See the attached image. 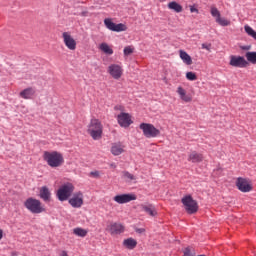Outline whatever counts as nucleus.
I'll return each instance as SVG.
<instances>
[{
    "instance_id": "1",
    "label": "nucleus",
    "mask_w": 256,
    "mask_h": 256,
    "mask_svg": "<svg viewBox=\"0 0 256 256\" xmlns=\"http://www.w3.org/2000/svg\"><path fill=\"white\" fill-rule=\"evenodd\" d=\"M42 158L51 168H59L65 162L63 154L58 151H44Z\"/></svg>"
},
{
    "instance_id": "2",
    "label": "nucleus",
    "mask_w": 256,
    "mask_h": 256,
    "mask_svg": "<svg viewBox=\"0 0 256 256\" xmlns=\"http://www.w3.org/2000/svg\"><path fill=\"white\" fill-rule=\"evenodd\" d=\"M88 134L94 141L101 140L103 137V124L97 118L90 119V124H88Z\"/></svg>"
},
{
    "instance_id": "3",
    "label": "nucleus",
    "mask_w": 256,
    "mask_h": 256,
    "mask_svg": "<svg viewBox=\"0 0 256 256\" xmlns=\"http://www.w3.org/2000/svg\"><path fill=\"white\" fill-rule=\"evenodd\" d=\"M24 206L32 214H42L46 212V208L44 207L43 203L34 197L27 198L24 202Z\"/></svg>"
},
{
    "instance_id": "4",
    "label": "nucleus",
    "mask_w": 256,
    "mask_h": 256,
    "mask_svg": "<svg viewBox=\"0 0 256 256\" xmlns=\"http://www.w3.org/2000/svg\"><path fill=\"white\" fill-rule=\"evenodd\" d=\"M75 191V186L71 182H66L58 188V192H56V197L60 202H64L69 200L72 196L73 192Z\"/></svg>"
},
{
    "instance_id": "5",
    "label": "nucleus",
    "mask_w": 256,
    "mask_h": 256,
    "mask_svg": "<svg viewBox=\"0 0 256 256\" xmlns=\"http://www.w3.org/2000/svg\"><path fill=\"white\" fill-rule=\"evenodd\" d=\"M139 129L146 138H157L161 135V131L151 123H140Z\"/></svg>"
},
{
    "instance_id": "6",
    "label": "nucleus",
    "mask_w": 256,
    "mask_h": 256,
    "mask_svg": "<svg viewBox=\"0 0 256 256\" xmlns=\"http://www.w3.org/2000/svg\"><path fill=\"white\" fill-rule=\"evenodd\" d=\"M210 14L215 19V22L221 27H229L231 25V21L225 17L221 16V12L216 6L210 7Z\"/></svg>"
},
{
    "instance_id": "7",
    "label": "nucleus",
    "mask_w": 256,
    "mask_h": 256,
    "mask_svg": "<svg viewBox=\"0 0 256 256\" xmlns=\"http://www.w3.org/2000/svg\"><path fill=\"white\" fill-rule=\"evenodd\" d=\"M181 202L188 214H195L198 211V203L191 195L183 197Z\"/></svg>"
},
{
    "instance_id": "8",
    "label": "nucleus",
    "mask_w": 256,
    "mask_h": 256,
    "mask_svg": "<svg viewBox=\"0 0 256 256\" xmlns=\"http://www.w3.org/2000/svg\"><path fill=\"white\" fill-rule=\"evenodd\" d=\"M68 204L72 206V208L79 209L84 204V194L82 191L74 192L72 194V197L68 199Z\"/></svg>"
},
{
    "instance_id": "9",
    "label": "nucleus",
    "mask_w": 256,
    "mask_h": 256,
    "mask_svg": "<svg viewBox=\"0 0 256 256\" xmlns=\"http://www.w3.org/2000/svg\"><path fill=\"white\" fill-rule=\"evenodd\" d=\"M125 226L120 222H110L108 225H106V232L110 233V235H120L124 233Z\"/></svg>"
},
{
    "instance_id": "10",
    "label": "nucleus",
    "mask_w": 256,
    "mask_h": 256,
    "mask_svg": "<svg viewBox=\"0 0 256 256\" xmlns=\"http://www.w3.org/2000/svg\"><path fill=\"white\" fill-rule=\"evenodd\" d=\"M104 25H106V28L112 32L120 33L127 31V26L123 23H114L112 19L106 18L104 19Z\"/></svg>"
},
{
    "instance_id": "11",
    "label": "nucleus",
    "mask_w": 256,
    "mask_h": 256,
    "mask_svg": "<svg viewBox=\"0 0 256 256\" xmlns=\"http://www.w3.org/2000/svg\"><path fill=\"white\" fill-rule=\"evenodd\" d=\"M62 40L64 41V46L70 51H75L77 49V41L71 35V32L66 31L62 33Z\"/></svg>"
},
{
    "instance_id": "12",
    "label": "nucleus",
    "mask_w": 256,
    "mask_h": 256,
    "mask_svg": "<svg viewBox=\"0 0 256 256\" xmlns=\"http://www.w3.org/2000/svg\"><path fill=\"white\" fill-rule=\"evenodd\" d=\"M229 65L234 68H247L249 62L243 56L231 55Z\"/></svg>"
},
{
    "instance_id": "13",
    "label": "nucleus",
    "mask_w": 256,
    "mask_h": 256,
    "mask_svg": "<svg viewBox=\"0 0 256 256\" xmlns=\"http://www.w3.org/2000/svg\"><path fill=\"white\" fill-rule=\"evenodd\" d=\"M135 200H137V196L134 193H123L114 196V202L118 204H127Z\"/></svg>"
},
{
    "instance_id": "14",
    "label": "nucleus",
    "mask_w": 256,
    "mask_h": 256,
    "mask_svg": "<svg viewBox=\"0 0 256 256\" xmlns=\"http://www.w3.org/2000/svg\"><path fill=\"white\" fill-rule=\"evenodd\" d=\"M118 125L122 128H129L133 124L132 116L129 113L121 112L117 116Z\"/></svg>"
},
{
    "instance_id": "15",
    "label": "nucleus",
    "mask_w": 256,
    "mask_h": 256,
    "mask_svg": "<svg viewBox=\"0 0 256 256\" xmlns=\"http://www.w3.org/2000/svg\"><path fill=\"white\" fill-rule=\"evenodd\" d=\"M108 74H110L114 80H120L123 76V68L119 64H110V66H108Z\"/></svg>"
},
{
    "instance_id": "16",
    "label": "nucleus",
    "mask_w": 256,
    "mask_h": 256,
    "mask_svg": "<svg viewBox=\"0 0 256 256\" xmlns=\"http://www.w3.org/2000/svg\"><path fill=\"white\" fill-rule=\"evenodd\" d=\"M236 187L243 193L252 191V185L248 182L247 179L242 177L237 178Z\"/></svg>"
},
{
    "instance_id": "17",
    "label": "nucleus",
    "mask_w": 256,
    "mask_h": 256,
    "mask_svg": "<svg viewBox=\"0 0 256 256\" xmlns=\"http://www.w3.org/2000/svg\"><path fill=\"white\" fill-rule=\"evenodd\" d=\"M110 153L114 156H120L125 153V145L121 142H114L110 147Z\"/></svg>"
},
{
    "instance_id": "18",
    "label": "nucleus",
    "mask_w": 256,
    "mask_h": 256,
    "mask_svg": "<svg viewBox=\"0 0 256 256\" xmlns=\"http://www.w3.org/2000/svg\"><path fill=\"white\" fill-rule=\"evenodd\" d=\"M140 211L145 212L150 217H156L158 212L153 204H140Z\"/></svg>"
},
{
    "instance_id": "19",
    "label": "nucleus",
    "mask_w": 256,
    "mask_h": 256,
    "mask_svg": "<svg viewBox=\"0 0 256 256\" xmlns=\"http://www.w3.org/2000/svg\"><path fill=\"white\" fill-rule=\"evenodd\" d=\"M176 93L178 94L181 101L184 103H190L193 100V97L190 94H187L186 89H184L182 86H178Z\"/></svg>"
},
{
    "instance_id": "20",
    "label": "nucleus",
    "mask_w": 256,
    "mask_h": 256,
    "mask_svg": "<svg viewBox=\"0 0 256 256\" xmlns=\"http://www.w3.org/2000/svg\"><path fill=\"white\" fill-rule=\"evenodd\" d=\"M187 160L188 162H191V163H201L204 160V156L202 153H198L197 151H192L188 154Z\"/></svg>"
},
{
    "instance_id": "21",
    "label": "nucleus",
    "mask_w": 256,
    "mask_h": 256,
    "mask_svg": "<svg viewBox=\"0 0 256 256\" xmlns=\"http://www.w3.org/2000/svg\"><path fill=\"white\" fill-rule=\"evenodd\" d=\"M179 57L185 65L191 66L193 64L192 57L186 51L179 50Z\"/></svg>"
},
{
    "instance_id": "22",
    "label": "nucleus",
    "mask_w": 256,
    "mask_h": 256,
    "mask_svg": "<svg viewBox=\"0 0 256 256\" xmlns=\"http://www.w3.org/2000/svg\"><path fill=\"white\" fill-rule=\"evenodd\" d=\"M36 91L33 87H28L20 92V97L25 100H30L35 95Z\"/></svg>"
},
{
    "instance_id": "23",
    "label": "nucleus",
    "mask_w": 256,
    "mask_h": 256,
    "mask_svg": "<svg viewBox=\"0 0 256 256\" xmlns=\"http://www.w3.org/2000/svg\"><path fill=\"white\" fill-rule=\"evenodd\" d=\"M40 199L44 200V202H50L51 192L47 186L40 187Z\"/></svg>"
},
{
    "instance_id": "24",
    "label": "nucleus",
    "mask_w": 256,
    "mask_h": 256,
    "mask_svg": "<svg viewBox=\"0 0 256 256\" xmlns=\"http://www.w3.org/2000/svg\"><path fill=\"white\" fill-rule=\"evenodd\" d=\"M122 245L128 250H133L137 247V240H134V238H126L123 240Z\"/></svg>"
},
{
    "instance_id": "25",
    "label": "nucleus",
    "mask_w": 256,
    "mask_h": 256,
    "mask_svg": "<svg viewBox=\"0 0 256 256\" xmlns=\"http://www.w3.org/2000/svg\"><path fill=\"white\" fill-rule=\"evenodd\" d=\"M169 10L174 11L175 13H182L183 7L176 1H171L167 4Z\"/></svg>"
},
{
    "instance_id": "26",
    "label": "nucleus",
    "mask_w": 256,
    "mask_h": 256,
    "mask_svg": "<svg viewBox=\"0 0 256 256\" xmlns=\"http://www.w3.org/2000/svg\"><path fill=\"white\" fill-rule=\"evenodd\" d=\"M246 62L256 65V51H248L245 53Z\"/></svg>"
},
{
    "instance_id": "27",
    "label": "nucleus",
    "mask_w": 256,
    "mask_h": 256,
    "mask_svg": "<svg viewBox=\"0 0 256 256\" xmlns=\"http://www.w3.org/2000/svg\"><path fill=\"white\" fill-rule=\"evenodd\" d=\"M72 233L80 238H85L88 235V230L82 227H76L72 230Z\"/></svg>"
},
{
    "instance_id": "28",
    "label": "nucleus",
    "mask_w": 256,
    "mask_h": 256,
    "mask_svg": "<svg viewBox=\"0 0 256 256\" xmlns=\"http://www.w3.org/2000/svg\"><path fill=\"white\" fill-rule=\"evenodd\" d=\"M100 51L104 52V54H106V55L114 54L113 49L109 46V44H107L105 42L100 45Z\"/></svg>"
},
{
    "instance_id": "29",
    "label": "nucleus",
    "mask_w": 256,
    "mask_h": 256,
    "mask_svg": "<svg viewBox=\"0 0 256 256\" xmlns=\"http://www.w3.org/2000/svg\"><path fill=\"white\" fill-rule=\"evenodd\" d=\"M122 178L128 182L131 183L132 181L136 180L135 175H133L132 173H130L129 171H123L122 172Z\"/></svg>"
},
{
    "instance_id": "30",
    "label": "nucleus",
    "mask_w": 256,
    "mask_h": 256,
    "mask_svg": "<svg viewBox=\"0 0 256 256\" xmlns=\"http://www.w3.org/2000/svg\"><path fill=\"white\" fill-rule=\"evenodd\" d=\"M244 31H245V33H246L248 36H250V37H252L254 40H256V31H255L251 26L245 25V26H244Z\"/></svg>"
},
{
    "instance_id": "31",
    "label": "nucleus",
    "mask_w": 256,
    "mask_h": 256,
    "mask_svg": "<svg viewBox=\"0 0 256 256\" xmlns=\"http://www.w3.org/2000/svg\"><path fill=\"white\" fill-rule=\"evenodd\" d=\"M244 31H245V33H246L248 36H250V37H252L254 40H256V31H255L251 26L245 25V26H244Z\"/></svg>"
},
{
    "instance_id": "32",
    "label": "nucleus",
    "mask_w": 256,
    "mask_h": 256,
    "mask_svg": "<svg viewBox=\"0 0 256 256\" xmlns=\"http://www.w3.org/2000/svg\"><path fill=\"white\" fill-rule=\"evenodd\" d=\"M185 77L188 81H191V82L196 81L198 79L197 74L192 71L186 72Z\"/></svg>"
},
{
    "instance_id": "33",
    "label": "nucleus",
    "mask_w": 256,
    "mask_h": 256,
    "mask_svg": "<svg viewBox=\"0 0 256 256\" xmlns=\"http://www.w3.org/2000/svg\"><path fill=\"white\" fill-rule=\"evenodd\" d=\"M135 48L133 46H126L123 49L124 56H130L134 53Z\"/></svg>"
},
{
    "instance_id": "34",
    "label": "nucleus",
    "mask_w": 256,
    "mask_h": 256,
    "mask_svg": "<svg viewBox=\"0 0 256 256\" xmlns=\"http://www.w3.org/2000/svg\"><path fill=\"white\" fill-rule=\"evenodd\" d=\"M183 256H195V252L191 248H184Z\"/></svg>"
},
{
    "instance_id": "35",
    "label": "nucleus",
    "mask_w": 256,
    "mask_h": 256,
    "mask_svg": "<svg viewBox=\"0 0 256 256\" xmlns=\"http://www.w3.org/2000/svg\"><path fill=\"white\" fill-rule=\"evenodd\" d=\"M201 48H202L203 50H206V51H208V52H211L212 44L202 43V44H201Z\"/></svg>"
},
{
    "instance_id": "36",
    "label": "nucleus",
    "mask_w": 256,
    "mask_h": 256,
    "mask_svg": "<svg viewBox=\"0 0 256 256\" xmlns=\"http://www.w3.org/2000/svg\"><path fill=\"white\" fill-rule=\"evenodd\" d=\"M90 176H92L94 178H99L100 173H99V171H92V172H90Z\"/></svg>"
},
{
    "instance_id": "37",
    "label": "nucleus",
    "mask_w": 256,
    "mask_h": 256,
    "mask_svg": "<svg viewBox=\"0 0 256 256\" xmlns=\"http://www.w3.org/2000/svg\"><path fill=\"white\" fill-rule=\"evenodd\" d=\"M146 229L145 228H135V232L138 234H143L145 233Z\"/></svg>"
},
{
    "instance_id": "38",
    "label": "nucleus",
    "mask_w": 256,
    "mask_h": 256,
    "mask_svg": "<svg viewBox=\"0 0 256 256\" xmlns=\"http://www.w3.org/2000/svg\"><path fill=\"white\" fill-rule=\"evenodd\" d=\"M190 13H199V10L193 6L190 7Z\"/></svg>"
},
{
    "instance_id": "39",
    "label": "nucleus",
    "mask_w": 256,
    "mask_h": 256,
    "mask_svg": "<svg viewBox=\"0 0 256 256\" xmlns=\"http://www.w3.org/2000/svg\"><path fill=\"white\" fill-rule=\"evenodd\" d=\"M110 168L116 169L117 168L116 163L115 162L110 163Z\"/></svg>"
},
{
    "instance_id": "40",
    "label": "nucleus",
    "mask_w": 256,
    "mask_h": 256,
    "mask_svg": "<svg viewBox=\"0 0 256 256\" xmlns=\"http://www.w3.org/2000/svg\"><path fill=\"white\" fill-rule=\"evenodd\" d=\"M60 256H69V255L65 250H62V252H60Z\"/></svg>"
},
{
    "instance_id": "41",
    "label": "nucleus",
    "mask_w": 256,
    "mask_h": 256,
    "mask_svg": "<svg viewBox=\"0 0 256 256\" xmlns=\"http://www.w3.org/2000/svg\"><path fill=\"white\" fill-rule=\"evenodd\" d=\"M3 238V230L0 228V240Z\"/></svg>"
},
{
    "instance_id": "42",
    "label": "nucleus",
    "mask_w": 256,
    "mask_h": 256,
    "mask_svg": "<svg viewBox=\"0 0 256 256\" xmlns=\"http://www.w3.org/2000/svg\"><path fill=\"white\" fill-rule=\"evenodd\" d=\"M243 50H250V46L248 47H242Z\"/></svg>"
},
{
    "instance_id": "43",
    "label": "nucleus",
    "mask_w": 256,
    "mask_h": 256,
    "mask_svg": "<svg viewBox=\"0 0 256 256\" xmlns=\"http://www.w3.org/2000/svg\"><path fill=\"white\" fill-rule=\"evenodd\" d=\"M17 252H12V256H17Z\"/></svg>"
},
{
    "instance_id": "44",
    "label": "nucleus",
    "mask_w": 256,
    "mask_h": 256,
    "mask_svg": "<svg viewBox=\"0 0 256 256\" xmlns=\"http://www.w3.org/2000/svg\"><path fill=\"white\" fill-rule=\"evenodd\" d=\"M166 0H159V2H165Z\"/></svg>"
},
{
    "instance_id": "45",
    "label": "nucleus",
    "mask_w": 256,
    "mask_h": 256,
    "mask_svg": "<svg viewBox=\"0 0 256 256\" xmlns=\"http://www.w3.org/2000/svg\"><path fill=\"white\" fill-rule=\"evenodd\" d=\"M200 256H204V255H200Z\"/></svg>"
}]
</instances>
